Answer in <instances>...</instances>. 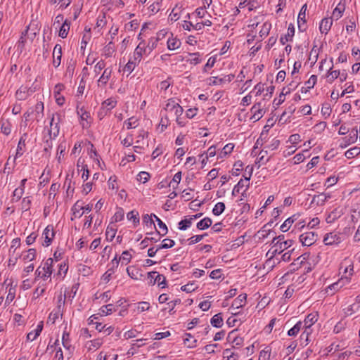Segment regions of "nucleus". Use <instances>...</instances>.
I'll use <instances>...</instances> for the list:
<instances>
[{
  "mask_svg": "<svg viewBox=\"0 0 360 360\" xmlns=\"http://www.w3.org/2000/svg\"><path fill=\"white\" fill-rule=\"evenodd\" d=\"M165 110L168 114L175 117L176 122L179 126L184 127L186 124V122L181 117L183 114L184 109L174 99H169L167 101Z\"/></svg>",
  "mask_w": 360,
  "mask_h": 360,
  "instance_id": "nucleus-1",
  "label": "nucleus"
},
{
  "mask_svg": "<svg viewBox=\"0 0 360 360\" xmlns=\"http://www.w3.org/2000/svg\"><path fill=\"white\" fill-rule=\"evenodd\" d=\"M53 259L52 258L47 259L41 266L35 271L36 278H41L44 281L51 277L53 273Z\"/></svg>",
  "mask_w": 360,
  "mask_h": 360,
  "instance_id": "nucleus-2",
  "label": "nucleus"
},
{
  "mask_svg": "<svg viewBox=\"0 0 360 360\" xmlns=\"http://www.w3.org/2000/svg\"><path fill=\"white\" fill-rule=\"evenodd\" d=\"M44 103L40 101L38 102L34 107V109L30 108L24 113L25 122H27L32 114L34 115V119L39 122L44 116Z\"/></svg>",
  "mask_w": 360,
  "mask_h": 360,
  "instance_id": "nucleus-3",
  "label": "nucleus"
},
{
  "mask_svg": "<svg viewBox=\"0 0 360 360\" xmlns=\"http://www.w3.org/2000/svg\"><path fill=\"white\" fill-rule=\"evenodd\" d=\"M318 320V315L316 314H309L304 319L303 323L304 332L302 333L300 338H303L306 335V345L308 344V337L311 333L310 328Z\"/></svg>",
  "mask_w": 360,
  "mask_h": 360,
  "instance_id": "nucleus-4",
  "label": "nucleus"
},
{
  "mask_svg": "<svg viewBox=\"0 0 360 360\" xmlns=\"http://www.w3.org/2000/svg\"><path fill=\"white\" fill-rule=\"evenodd\" d=\"M148 284L150 285H154L155 283H158L162 288H165L166 287L165 277L163 275L158 274L157 271L149 272L148 274Z\"/></svg>",
  "mask_w": 360,
  "mask_h": 360,
  "instance_id": "nucleus-5",
  "label": "nucleus"
},
{
  "mask_svg": "<svg viewBox=\"0 0 360 360\" xmlns=\"http://www.w3.org/2000/svg\"><path fill=\"white\" fill-rule=\"evenodd\" d=\"M293 241L292 240H287L285 242H276L275 245H272L268 253H270L271 257H274L276 254H281L284 250H287L292 246Z\"/></svg>",
  "mask_w": 360,
  "mask_h": 360,
  "instance_id": "nucleus-6",
  "label": "nucleus"
},
{
  "mask_svg": "<svg viewBox=\"0 0 360 360\" xmlns=\"http://www.w3.org/2000/svg\"><path fill=\"white\" fill-rule=\"evenodd\" d=\"M318 236L313 231H308L300 236V241L303 245L310 246L317 240Z\"/></svg>",
  "mask_w": 360,
  "mask_h": 360,
  "instance_id": "nucleus-7",
  "label": "nucleus"
},
{
  "mask_svg": "<svg viewBox=\"0 0 360 360\" xmlns=\"http://www.w3.org/2000/svg\"><path fill=\"white\" fill-rule=\"evenodd\" d=\"M36 91V87H27V86H21L16 91L15 96L19 101L25 100L29 96Z\"/></svg>",
  "mask_w": 360,
  "mask_h": 360,
  "instance_id": "nucleus-8",
  "label": "nucleus"
},
{
  "mask_svg": "<svg viewBox=\"0 0 360 360\" xmlns=\"http://www.w3.org/2000/svg\"><path fill=\"white\" fill-rule=\"evenodd\" d=\"M55 236L53 228L52 226H48L44 229L42 233V238L44 239L42 242V245L45 247H48L51 245V243Z\"/></svg>",
  "mask_w": 360,
  "mask_h": 360,
  "instance_id": "nucleus-9",
  "label": "nucleus"
},
{
  "mask_svg": "<svg viewBox=\"0 0 360 360\" xmlns=\"http://www.w3.org/2000/svg\"><path fill=\"white\" fill-rule=\"evenodd\" d=\"M58 120L55 122V115L52 114V117L50 122V128L49 129V136L51 138H56L59 134V115H57Z\"/></svg>",
  "mask_w": 360,
  "mask_h": 360,
  "instance_id": "nucleus-10",
  "label": "nucleus"
},
{
  "mask_svg": "<svg viewBox=\"0 0 360 360\" xmlns=\"http://www.w3.org/2000/svg\"><path fill=\"white\" fill-rule=\"evenodd\" d=\"M234 78L233 75H225L222 77H212L210 79V84L213 85H223L224 84L230 83Z\"/></svg>",
  "mask_w": 360,
  "mask_h": 360,
  "instance_id": "nucleus-11",
  "label": "nucleus"
},
{
  "mask_svg": "<svg viewBox=\"0 0 360 360\" xmlns=\"http://www.w3.org/2000/svg\"><path fill=\"white\" fill-rule=\"evenodd\" d=\"M111 264H112V267H110V269H108L105 273L102 276V281L105 283H108L111 278H112V274L115 273V268H117L118 266V264H119V261L117 260V257H115L112 261H111Z\"/></svg>",
  "mask_w": 360,
  "mask_h": 360,
  "instance_id": "nucleus-12",
  "label": "nucleus"
},
{
  "mask_svg": "<svg viewBox=\"0 0 360 360\" xmlns=\"http://www.w3.org/2000/svg\"><path fill=\"white\" fill-rule=\"evenodd\" d=\"M248 169H249V176H245V179H240L238 183L236 185L238 189L240 191H241L243 188H244V190L242 193V195H244V193L248 190V188H249V186H250V176L252 175V167H250L249 166H248L245 169V172L248 171Z\"/></svg>",
  "mask_w": 360,
  "mask_h": 360,
  "instance_id": "nucleus-13",
  "label": "nucleus"
},
{
  "mask_svg": "<svg viewBox=\"0 0 360 360\" xmlns=\"http://www.w3.org/2000/svg\"><path fill=\"white\" fill-rule=\"evenodd\" d=\"M306 11L307 4L302 6L297 17L298 28L303 32L306 30Z\"/></svg>",
  "mask_w": 360,
  "mask_h": 360,
  "instance_id": "nucleus-14",
  "label": "nucleus"
},
{
  "mask_svg": "<svg viewBox=\"0 0 360 360\" xmlns=\"http://www.w3.org/2000/svg\"><path fill=\"white\" fill-rule=\"evenodd\" d=\"M112 72V68L111 67H108L104 69L103 74L98 79V86H104L106 85L110 78L111 77Z\"/></svg>",
  "mask_w": 360,
  "mask_h": 360,
  "instance_id": "nucleus-15",
  "label": "nucleus"
},
{
  "mask_svg": "<svg viewBox=\"0 0 360 360\" xmlns=\"http://www.w3.org/2000/svg\"><path fill=\"white\" fill-rule=\"evenodd\" d=\"M341 242V238L339 235L335 233H328L326 234L323 238V243L326 245H332L338 244Z\"/></svg>",
  "mask_w": 360,
  "mask_h": 360,
  "instance_id": "nucleus-16",
  "label": "nucleus"
},
{
  "mask_svg": "<svg viewBox=\"0 0 360 360\" xmlns=\"http://www.w3.org/2000/svg\"><path fill=\"white\" fill-rule=\"evenodd\" d=\"M62 56V48L59 44H56L53 51V65L58 68L60 65Z\"/></svg>",
  "mask_w": 360,
  "mask_h": 360,
  "instance_id": "nucleus-17",
  "label": "nucleus"
},
{
  "mask_svg": "<svg viewBox=\"0 0 360 360\" xmlns=\"http://www.w3.org/2000/svg\"><path fill=\"white\" fill-rule=\"evenodd\" d=\"M345 9V0H340L333 12V18L338 20L342 15Z\"/></svg>",
  "mask_w": 360,
  "mask_h": 360,
  "instance_id": "nucleus-18",
  "label": "nucleus"
},
{
  "mask_svg": "<svg viewBox=\"0 0 360 360\" xmlns=\"http://www.w3.org/2000/svg\"><path fill=\"white\" fill-rule=\"evenodd\" d=\"M147 52V48H146L145 43L140 42L134 53V60L140 61L143 54L146 53Z\"/></svg>",
  "mask_w": 360,
  "mask_h": 360,
  "instance_id": "nucleus-19",
  "label": "nucleus"
},
{
  "mask_svg": "<svg viewBox=\"0 0 360 360\" xmlns=\"http://www.w3.org/2000/svg\"><path fill=\"white\" fill-rule=\"evenodd\" d=\"M247 295L246 294H240L238 297L235 299L232 303L231 309H238L243 306H244L246 303Z\"/></svg>",
  "mask_w": 360,
  "mask_h": 360,
  "instance_id": "nucleus-20",
  "label": "nucleus"
},
{
  "mask_svg": "<svg viewBox=\"0 0 360 360\" xmlns=\"http://www.w3.org/2000/svg\"><path fill=\"white\" fill-rule=\"evenodd\" d=\"M251 112L253 114L252 118L255 120H259L264 115V110L260 103L255 104L251 108Z\"/></svg>",
  "mask_w": 360,
  "mask_h": 360,
  "instance_id": "nucleus-21",
  "label": "nucleus"
},
{
  "mask_svg": "<svg viewBox=\"0 0 360 360\" xmlns=\"http://www.w3.org/2000/svg\"><path fill=\"white\" fill-rule=\"evenodd\" d=\"M295 34V27L292 24H290L288 27L287 34L284 37H281L280 42L284 45L286 42L292 40V37Z\"/></svg>",
  "mask_w": 360,
  "mask_h": 360,
  "instance_id": "nucleus-22",
  "label": "nucleus"
},
{
  "mask_svg": "<svg viewBox=\"0 0 360 360\" xmlns=\"http://www.w3.org/2000/svg\"><path fill=\"white\" fill-rule=\"evenodd\" d=\"M330 198L329 194H326L324 193H319L313 197L312 203H314L317 205H322L324 202Z\"/></svg>",
  "mask_w": 360,
  "mask_h": 360,
  "instance_id": "nucleus-23",
  "label": "nucleus"
},
{
  "mask_svg": "<svg viewBox=\"0 0 360 360\" xmlns=\"http://www.w3.org/2000/svg\"><path fill=\"white\" fill-rule=\"evenodd\" d=\"M333 24V20L331 18H324L321 20L319 30L321 33L327 34L330 30Z\"/></svg>",
  "mask_w": 360,
  "mask_h": 360,
  "instance_id": "nucleus-24",
  "label": "nucleus"
},
{
  "mask_svg": "<svg viewBox=\"0 0 360 360\" xmlns=\"http://www.w3.org/2000/svg\"><path fill=\"white\" fill-rule=\"evenodd\" d=\"M116 103L117 102L115 100L108 98L102 103L101 110L104 111L105 113H108L115 107Z\"/></svg>",
  "mask_w": 360,
  "mask_h": 360,
  "instance_id": "nucleus-25",
  "label": "nucleus"
},
{
  "mask_svg": "<svg viewBox=\"0 0 360 360\" xmlns=\"http://www.w3.org/2000/svg\"><path fill=\"white\" fill-rule=\"evenodd\" d=\"M83 210V206L79 203V201H77L74 206L72 208V219L74 218H80L84 214V211Z\"/></svg>",
  "mask_w": 360,
  "mask_h": 360,
  "instance_id": "nucleus-26",
  "label": "nucleus"
},
{
  "mask_svg": "<svg viewBox=\"0 0 360 360\" xmlns=\"http://www.w3.org/2000/svg\"><path fill=\"white\" fill-rule=\"evenodd\" d=\"M27 134L26 133L23 134V135L20 137L17 150H16V154L15 159L18 158V157H20L22 155V148L25 146V141L27 139Z\"/></svg>",
  "mask_w": 360,
  "mask_h": 360,
  "instance_id": "nucleus-27",
  "label": "nucleus"
},
{
  "mask_svg": "<svg viewBox=\"0 0 360 360\" xmlns=\"http://www.w3.org/2000/svg\"><path fill=\"white\" fill-rule=\"evenodd\" d=\"M42 328H43V325L41 323L40 324H39L37 326V328L34 330L30 332L27 334V340H30V341H33L35 339H37V338L40 335V333H41V332L42 330Z\"/></svg>",
  "mask_w": 360,
  "mask_h": 360,
  "instance_id": "nucleus-28",
  "label": "nucleus"
},
{
  "mask_svg": "<svg viewBox=\"0 0 360 360\" xmlns=\"http://www.w3.org/2000/svg\"><path fill=\"white\" fill-rule=\"evenodd\" d=\"M153 217L155 219L156 221L158 222V227L160 229V231H157L158 233L160 236H165L167 233V227L166 224L162 221V220L158 218L155 214H153Z\"/></svg>",
  "mask_w": 360,
  "mask_h": 360,
  "instance_id": "nucleus-29",
  "label": "nucleus"
},
{
  "mask_svg": "<svg viewBox=\"0 0 360 360\" xmlns=\"http://www.w3.org/2000/svg\"><path fill=\"white\" fill-rule=\"evenodd\" d=\"M181 43L180 40L177 39L176 38H169L167 40V48L169 50H176L179 49L181 46Z\"/></svg>",
  "mask_w": 360,
  "mask_h": 360,
  "instance_id": "nucleus-30",
  "label": "nucleus"
},
{
  "mask_svg": "<svg viewBox=\"0 0 360 360\" xmlns=\"http://www.w3.org/2000/svg\"><path fill=\"white\" fill-rule=\"evenodd\" d=\"M127 218L129 221H133L135 226L139 224V214L137 211L132 210L127 213Z\"/></svg>",
  "mask_w": 360,
  "mask_h": 360,
  "instance_id": "nucleus-31",
  "label": "nucleus"
},
{
  "mask_svg": "<svg viewBox=\"0 0 360 360\" xmlns=\"http://www.w3.org/2000/svg\"><path fill=\"white\" fill-rule=\"evenodd\" d=\"M343 310L345 316H351L354 313L359 311L360 310V304L354 303L348 306L347 307L345 308Z\"/></svg>",
  "mask_w": 360,
  "mask_h": 360,
  "instance_id": "nucleus-32",
  "label": "nucleus"
},
{
  "mask_svg": "<svg viewBox=\"0 0 360 360\" xmlns=\"http://www.w3.org/2000/svg\"><path fill=\"white\" fill-rule=\"evenodd\" d=\"M301 329H303V323L298 321L292 328L288 331L289 336H296Z\"/></svg>",
  "mask_w": 360,
  "mask_h": 360,
  "instance_id": "nucleus-33",
  "label": "nucleus"
},
{
  "mask_svg": "<svg viewBox=\"0 0 360 360\" xmlns=\"http://www.w3.org/2000/svg\"><path fill=\"white\" fill-rule=\"evenodd\" d=\"M189 58L186 59V61L192 65H197L201 63L200 54L198 52L192 53L188 54Z\"/></svg>",
  "mask_w": 360,
  "mask_h": 360,
  "instance_id": "nucleus-34",
  "label": "nucleus"
},
{
  "mask_svg": "<svg viewBox=\"0 0 360 360\" xmlns=\"http://www.w3.org/2000/svg\"><path fill=\"white\" fill-rule=\"evenodd\" d=\"M115 52V46L112 42H109L103 50V55L105 58H109L112 56L113 53Z\"/></svg>",
  "mask_w": 360,
  "mask_h": 360,
  "instance_id": "nucleus-35",
  "label": "nucleus"
},
{
  "mask_svg": "<svg viewBox=\"0 0 360 360\" xmlns=\"http://www.w3.org/2000/svg\"><path fill=\"white\" fill-rule=\"evenodd\" d=\"M212 221L209 217H205L197 224V228L200 230L207 229L212 225Z\"/></svg>",
  "mask_w": 360,
  "mask_h": 360,
  "instance_id": "nucleus-36",
  "label": "nucleus"
},
{
  "mask_svg": "<svg viewBox=\"0 0 360 360\" xmlns=\"http://www.w3.org/2000/svg\"><path fill=\"white\" fill-rule=\"evenodd\" d=\"M116 309L113 304H109L105 306H103L100 309V314L102 316H106L111 314L113 311H115Z\"/></svg>",
  "mask_w": 360,
  "mask_h": 360,
  "instance_id": "nucleus-37",
  "label": "nucleus"
},
{
  "mask_svg": "<svg viewBox=\"0 0 360 360\" xmlns=\"http://www.w3.org/2000/svg\"><path fill=\"white\" fill-rule=\"evenodd\" d=\"M211 324L216 328H220L223 325V319L221 317V314L219 313L217 314H215L212 319H211Z\"/></svg>",
  "mask_w": 360,
  "mask_h": 360,
  "instance_id": "nucleus-38",
  "label": "nucleus"
},
{
  "mask_svg": "<svg viewBox=\"0 0 360 360\" xmlns=\"http://www.w3.org/2000/svg\"><path fill=\"white\" fill-rule=\"evenodd\" d=\"M70 30V24L68 23L67 20H65V22L61 25L60 30H59V36L64 39L66 38Z\"/></svg>",
  "mask_w": 360,
  "mask_h": 360,
  "instance_id": "nucleus-39",
  "label": "nucleus"
},
{
  "mask_svg": "<svg viewBox=\"0 0 360 360\" xmlns=\"http://www.w3.org/2000/svg\"><path fill=\"white\" fill-rule=\"evenodd\" d=\"M128 129L136 128L139 125V120L136 117H131L124 122Z\"/></svg>",
  "mask_w": 360,
  "mask_h": 360,
  "instance_id": "nucleus-40",
  "label": "nucleus"
},
{
  "mask_svg": "<svg viewBox=\"0 0 360 360\" xmlns=\"http://www.w3.org/2000/svg\"><path fill=\"white\" fill-rule=\"evenodd\" d=\"M360 153V148L359 147H354L349 150H347L345 152V157L348 159L352 158L356 155H358Z\"/></svg>",
  "mask_w": 360,
  "mask_h": 360,
  "instance_id": "nucleus-41",
  "label": "nucleus"
},
{
  "mask_svg": "<svg viewBox=\"0 0 360 360\" xmlns=\"http://www.w3.org/2000/svg\"><path fill=\"white\" fill-rule=\"evenodd\" d=\"M224 209H225L224 203L219 202L215 205L214 207L212 210V212L214 215L219 216L224 211Z\"/></svg>",
  "mask_w": 360,
  "mask_h": 360,
  "instance_id": "nucleus-42",
  "label": "nucleus"
},
{
  "mask_svg": "<svg viewBox=\"0 0 360 360\" xmlns=\"http://www.w3.org/2000/svg\"><path fill=\"white\" fill-rule=\"evenodd\" d=\"M271 25L269 22H264L262 27L261 30L259 31V35L261 37H266L269 31L271 30Z\"/></svg>",
  "mask_w": 360,
  "mask_h": 360,
  "instance_id": "nucleus-43",
  "label": "nucleus"
},
{
  "mask_svg": "<svg viewBox=\"0 0 360 360\" xmlns=\"http://www.w3.org/2000/svg\"><path fill=\"white\" fill-rule=\"evenodd\" d=\"M150 303L148 302H139L137 303L136 310L138 313L148 311L150 309Z\"/></svg>",
  "mask_w": 360,
  "mask_h": 360,
  "instance_id": "nucleus-44",
  "label": "nucleus"
},
{
  "mask_svg": "<svg viewBox=\"0 0 360 360\" xmlns=\"http://www.w3.org/2000/svg\"><path fill=\"white\" fill-rule=\"evenodd\" d=\"M158 39H155V37H151L146 48H147L148 53H150L153 49L157 47Z\"/></svg>",
  "mask_w": 360,
  "mask_h": 360,
  "instance_id": "nucleus-45",
  "label": "nucleus"
},
{
  "mask_svg": "<svg viewBox=\"0 0 360 360\" xmlns=\"http://www.w3.org/2000/svg\"><path fill=\"white\" fill-rule=\"evenodd\" d=\"M131 259V255L129 253L128 250H125L122 253L121 257L119 259H117L119 262L122 261V264H127L129 262H130Z\"/></svg>",
  "mask_w": 360,
  "mask_h": 360,
  "instance_id": "nucleus-46",
  "label": "nucleus"
},
{
  "mask_svg": "<svg viewBox=\"0 0 360 360\" xmlns=\"http://www.w3.org/2000/svg\"><path fill=\"white\" fill-rule=\"evenodd\" d=\"M295 216H293L292 217H289L288 219H287L284 222L283 224L281 226V230L283 231V232H286L287 231H288V229H290V227L292 226V224H293L294 222V217Z\"/></svg>",
  "mask_w": 360,
  "mask_h": 360,
  "instance_id": "nucleus-47",
  "label": "nucleus"
},
{
  "mask_svg": "<svg viewBox=\"0 0 360 360\" xmlns=\"http://www.w3.org/2000/svg\"><path fill=\"white\" fill-rule=\"evenodd\" d=\"M153 214H151L150 215L146 214L143 216V223L145 224L146 226H153L155 227V223L153 221Z\"/></svg>",
  "mask_w": 360,
  "mask_h": 360,
  "instance_id": "nucleus-48",
  "label": "nucleus"
},
{
  "mask_svg": "<svg viewBox=\"0 0 360 360\" xmlns=\"http://www.w3.org/2000/svg\"><path fill=\"white\" fill-rule=\"evenodd\" d=\"M193 220V218H189V219H185L184 220H181L179 223V229L180 230H186L187 228H188L192 223V221Z\"/></svg>",
  "mask_w": 360,
  "mask_h": 360,
  "instance_id": "nucleus-49",
  "label": "nucleus"
},
{
  "mask_svg": "<svg viewBox=\"0 0 360 360\" xmlns=\"http://www.w3.org/2000/svg\"><path fill=\"white\" fill-rule=\"evenodd\" d=\"M175 243L173 240L165 238L162 240V245L158 247V249L170 248L174 245Z\"/></svg>",
  "mask_w": 360,
  "mask_h": 360,
  "instance_id": "nucleus-50",
  "label": "nucleus"
},
{
  "mask_svg": "<svg viewBox=\"0 0 360 360\" xmlns=\"http://www.w3.org/2000/svg\"><path fill=\"white\" fill-rule=\"evenodd\" d=\"M15 291L16 290H15V287H13L12 285H11L8 289V295H7V297L6 299V303H11L14 300L15 296Z\"/></svg>",
  "mask_w": 360,
  "mask_h": 360,
  "instance_id": "nucleus-51",
  "label": "nucleus"
},
{
  "mask_svg": "<svg viewBox=\"0 0 360 360\" xmlns=\"http://www.w3.org/2000/svg\"><path fill=\"white\" fill-rule=\"evenodd\" d=\"M36 257V250L35 249H29L27 251V253L23 256V259L25 260H28V261H32L35 259Z\"/></svg>",
  "mask_w": 360,
  "mask_h": 360,
  "instance_id": "nucleus-52",
  "label": "nucleus"
},
{
  "mask_svg": "<svg viewBox=\"0 0 360 360\" xmlns=\"http://www.w3.org/2000/svg\"><path fill=\"white\" fill-rule=\"evenodd\" d=\"M77 114L82 120L88 121V120L91 118L90 113L85 110L84 108H77Z\"/></svg>",
  "mask_w": 360,
  "mask_h": 360,
  "instance_id": "nucleus-53",
  "label": "nucleus"
},
{
  "mask_svg": "<svg viewBox=\"0 0 360 360\" xmlns=\"http://www.w3.org/2000/svg\"><path fill=\"white\" fill-rule=\"evenodd\" d=\"M69 333H67V332H63V336H62V344L63 345V347L67 349H69L70 347V339H69Z\"/></svg>",
  "mask_w": 360,
  "mask_h": 360,
  "instance_id": "nucleus-54",
  "label": "nucleus"
},
{
  "mask_svg": "<svg viewBox=\"0 0 360 360\" xmlns=\"http://www.w3.org/2000/svg\"><path fill=\"white\" fill-rule=\"evenodd\" d=\"M66 149V143L65 142L60 143L58 146V153H57V158L58 162H60L61 156H63L64 152Z\"/></svg>",
  "mask_w": 360,
  "mask_h": 360,
  "instance_id": "nucleus-55",
  "label": "nucleus"
},
{
  "mask_svg": "<svg viewBox=\"0 0 360 360\" xmlns=\"http://www.w3.org/2000/svg\"><path fill=\"white\" fill-rule=\"evenodd\" d=\"M150 178V174L146 172H141L137 176V180L143 184L146 183Z\"/></svg>",
  "mask_w": 360,
  "mask_h": 360,
  "instance_id": "nucleus-56",
  "label": "nucleus"
},
{
  "mask_svg": "<svg viewBox=\"0 0 360 360\" xmlns=\"http://www.w3.org/2000/svg\"><path fill=\"white\" fill-rule=\"evenodd\" d=\"M24 193V188L22 187H18L13 191V200H19Z\"/></svg>",
  "mask_w": 360,
  "mask_h": 360,
  "instance_id": "nucleus-57",
  "label": "nucleus"
},
{
  "mask_svg": "<svg viewBox=\"0 0 360 360\" xmlns=\"http://www.w3.org/2000/svg\"><path fill=\"white\" fill-rule=\"evenodd\" d=\"M159 238L156 237H146L141 242V245H142V248H145L148 245V242L156 243L159 240Z\"/></svg>",
  "mask_w": 360,
  "mask_h": 360,
  "instance_id": "nucleus-58",
  "label": "nucleus"
},
{
  "mask_svg": "<svg viewBox=\"0 0 360 360\" xmlns=\"http://www.w3.org/2000/svg\"><path fill=\"white\" fill-rule=\"evenodd\" d=\"M105 63L103 60H100L94 66V72L96 75H98L101 70H104L105 68Z\"/></svg>",
  "mask_w": 360,
  "mask_h": 360,
  "instance_id": "nucleus-59",
  "label": "nucleus"
},
{
  "mask_svg": "<svg viewBox=\"0 0 360 360\" xmlns=\"http://www.w3.org/2000/svg\"><path fill=\"white\" fill-rule=\"evenodd\" d=\"M349 140H348V143H354L356 140H357V137H358V130L356 129H352L350 131H349Z\"/></svg>",
  "mask_w": 360,
  "mask_h": 360,
  "instance_id": "nucleus-60",
  "label": "nucleus"
},
{
  "mask_svg": "<svg viewBox=\"0 0 360 360\" xmlns=\"http://www.w3.org/2000/svg\"><path fill=\"white\" fill-rule=\"evenodd\" d=\"M271 356V352L269 349H264L259 353V360H269Z\"/></svg>",
  "mask_w": 360,
  "mask_h": 360,
  "instance_id": "nucleus-61",
  "label": "nucleus"
},
{
  "mask_svg": "<svg viewBox=\"0 0 360 360\" xmlns=\"http://www.w3.org/2000/svg\"><path fill=\"white\" fill-rule=\"evenodd\" d=\"M328 74V82L330 83H332L335 79H337L340 75V72L339 70H329Z\"/></svg>",
  "mask_w": 360,
  "mask_h": 360,
  "instance_id": "nucleus-62",
  "label": "nucleus"
},
{
  "mask_svg": "<svg viewBox=\"0 0 360 360\" xmlns=\"http://www.w3.org/2000/svg\"><path fill=\"white\" fill-rule=\"evenodd\" d=\"M340 216V212H337V210H334L331 213H330L326 218V221L328 223H332L335 219Z\"/></svg>",
  "mask_w": 360,
  "mask_h": 360,
  "instance_id": "nucleus-63",
  "label": "nucleus"
},
{
  "mask_svg": "<svg viewBox=\"0 0 360 360\" xmlns=\"http://www.w3.org/2000/svg\"><path fill=\"white\" fill-rule=\"evenodd\" d=\"M288 141L292 144V145H296L300 141H301V137H300V135L298 134H292L291 136H290L289 137V139H288Z\"/></svg>",
  "mask_w": 360,
  "mask_h": 360,
  "instance_id": "nucleus-64",
  "label": "nucleus"
}]
</instances>
